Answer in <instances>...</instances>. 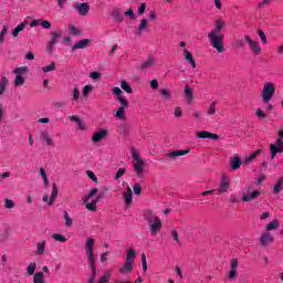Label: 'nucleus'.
<instances>
[{
    "mask_svg": "<svg viewBox=\"0 0 283 283\" xmlns=\"http://www.w3.org/2000/svg\"><path fill=\"white\" fill-rule=\"evenodd\" d=\"M223 28H224V21L217 20L216 28L212 29L210 31V33H208V39H209L212 48H214V50H217V52H219V54H222V52H226L224 34L221 33Z\"/></svg>",
    "mask_w": 283,
    "mask_h": 283,
    "instance_id": "nucleus-1",
    "label": "nucleus"
},
{
    "mask_svg": "<svg viewBox=\"0 0 283 283\" xmlns=\"http://www.w3.org/2000/svg\"><path fill=\"white\" fill-rule=\"evenodd\" d=\"M85 251L88 258V266L92 271V277L90 279V283L95 282L96 277V255L94 254V239L90 238L85 243Z\"/></svg>",
    "mask_w": 283,
    "mask_h": 283,
    "instance_id": "nucleus-2",
    "label": "nucleus"
},
{
    "mask_svg": "<svg viewBox=\"0 0 283 283\" xmlns=\"http://www.w3.org/2000/svg\"><path fill=\"white\" fill-rule=\"evenodd\" d=\"M144 219L146 220V222L150 229V233L153 235H156V233H158L159 229H163V221L151 210H146L144 212Z\"/></svg>",
    "mask_w": 283,
    "mask_h": 283,
    "instance_id": "nucleus-3",
    "label": "nucleus"
},
{
    "mask_svg": "<svg viewBox=\"0 0 283 283\" xmlns=\"http://www.w3.org/2000/svg\"><path fill=\"white\" fill-rule=\"evenodd\" d=\"M133 168L135 174H137L138 178H145V160L140 158V155L138 153L133 151Z\"/></svg>",
    "mask_w": 283,
    "mask_h": 283,
    "instance_id": "nucleus-4",
    "label": "nucleus"
},
{
    "mask_svg": "<svg viewBox=\"0 0 283 283\" xmlns=\"http://www.w3.org/2000/svg\"><path fill=\"white\" fill-rule=\"evenodd\" d=\"M275 94V85L271 82H266L263 86L262 98L263 103H269Z\"/></svg>",
    "mask_w": 283,
    "mask_h": 283,
    "instance_id": "nucleus-5",
    "label": "nucleus"
},
{
    "mask_svg": "<svg viewBox=\"0 0 283 283\" xmlns=\"http://www.w3.org/2000/svg\"><path fill=\"white\" fill-rule=\"evenodd\" d=\"M61 36H63L61 31L51 32V41L46 44V52H49V54H54V46L59 43V39H61Z\"/></svg>",
    "mask_w": 283,
    "mask_h": 283,
    "instance_id": "nucleus-6",
    "label": "nucleus"
},
{
    "mask_svg": "<svg viewBox=\"0 0 283 283\" xmlns=\"http://www.w3.org/2000/svg\"><path fill=\"white\" fill-rule=\"evenodd\" d=\"M229 187H231V181L229 179V176H227L226 174H222L219 189H214V190L218 193V196H220V193H227V191H229Z\"/></svg>",
    "mask_w": 283,
    "mask_h": 283,
    "instance_id": "nucleus-7",
    "label": "nucleus"
},
{
    "mask_svg": "<svg viewBox=\"0 0 283 283\" xmlns=\"http://www.w3.org/2000/svg\"><path fill=\"white\" fill-rule=\"evenodd\" d=\"M244 41H245V43H248L251 52H253V54H255L256 56L260 54V52H262V48H260V42L251 39V35L245 34Z\"/></svg>",
    "mask_w": 283,
    "mask_h": 283,
    "instance_id": "nucleus-8",
    "label": "nucleus"
},
{
    "mask_svg": "<svg viewBox=\"0 0 283 283\" xmlns=\"http://www.w3.org/2000/svg\"><path fill=\"white\" fill-rule=\"evenodd\" d=\"M238 264L239 261L237 258L230 260V271L228 272V279L233 282L238 280Z\"/></svg>",
    "mask_w": 283,
    "mask_h": 283,
    "instance_id": "nucleus-9",
    "label": "nucleus"
},
{
    "mask_svg": "<svg viewBox=\"0 0 283 283\" xmlns=\"http://www.w3.org/2000/svg\"><path fill=\"white\" fill-rule=\"evenodd\" d=\"M270 151H271V160L277 156V154H283V140L276 139L274 144L270 145Z\"/></svg>",
    "mask_w": 283,
    "mask_h": 283,
    "instance_id": "nucleus-10",
    "label": "nucleus"
},
{
    "mask_svg": "<svg viewBox=\"0 0 283 283\" xmlns=\"http://www.w3.org/2000/svg\"><path fill=\"white\" fill-rule=\"evenodd\" d=\"M59 197V187L56 186V184L52 185V193L51 197H49L48 195H45L42 200L43 202H48L49 201V206L52 207V205H54V200H56V198Z\"/></svg>",
    "mask_w": 283,
    "mask_h": 283,
    "instance_id": "nucleus-11",
    "label": "nucleus"
},
{
    "mask_svg": "<svg viewBox=\"0 0 283 283\" xmlns=\"http://www.w3.org/2000/svg\"><path fill=\"white\" fill-rule=\"evenodd\" d=\"M273 242H275V238L273 237V234H271V232L265 231L261 234V238H260L261 247H269V244H273Z\"/></svg>",
    "mask_w": 283,
    "mask_h": 283,
    "instance_id": "nucleus-12",
    "label": "nucleus"
},
{
    "mask_svg": "<svg viewBox=\"0 0 283 283\" xmlns=\"http://www.w3.org/2000/svg\"><path fill=\"white\" fill-rule=\"evenodd\" d=\"M73 8L78 11V14L81 17H87L90 13V3L83 2V3H74Z\"/></svg>",
    "mask_w": 283,
    "mask_h": 283,
    "instance_id": "nucleus-13",
    "label": "nucleus"
},
{
    "mask_svg": "<svg viewBox=\"0 0 283 283\" xmlns=\"http://www.w3.org/2000/svg\"><path fill=\"white\" fill-rule=\"evenodd\" d=\"M260 196H262V192L259 190H254L252 192L243 193L242 200H243V202H251L253 200H258V198H260Z\"/></svg>",
    "mask_w": 283,
    "mask_h": 283,
    "instance_id": "nucleus-14",
    "label": "nucleus"
},
{
    "mask_svg": "<svg viewBox=\"0 0 283 283\" xmlns=\"http://www.w3.org/2000/svg\"><path fill=\"white\" fill-rule=\"evenodd\" d=\"M106 136H109V132L107 129H101L92 136L93 143H102L105 140Z\"/></svg>",
    "mask_w": 283,
    "mask_h": 283,
    "instance_id": "nucleus-15",
    "label": "nucleus"
},
{
    "mask_svg": "<svg viewBox=\"0 0 283 283\" xmlns=\"http://www.w3.org/2000/svg\"><path fill=\"white\" fill-rule=\"evenodd\" d=\"M197 138H210V140H219L220 136L218 134L209 133L207 130L197 132Z\"/></svg>",
    "mask_w": 283,
    "mask_h": 283,
    "instance_id": "nucleus-16",
    "label": "nucleus"
},
{
    "mask_svg": "<svg viewBox=\"0 0 283 283\" xmlns=\"http://www.w3.org/2000/svg\"><path fill=\"white\" fill-rule=\"evenodd\" d=\"M191 149H185V150H174L171 153L168 154V157L171 160H176L177 158H180V156H187V154H190Z\"/></svg>",
    "mask_w": 283,
    "mask_h": 283,
    "instance_id": "nucleus-17",
    "label": "nucleus"
},
{
    "mask_svg": "<svg viewBox=\"0 0 283 283\" xmlns=\"http://www.w3.org/2000/svg\"><path fill=\"white\" fill-rule=\"evenodd\" d=\"M124 199L126 201V209H129L132 207V202H134V192L132 191V188L128 187L124 192Z\"/></svg>",
    "mask_w": 283,
    "mask_h": 283,
    "instance_id": "nucleus-18",
    "label": "nucleus"
},
{
    "mask_svg": "<svg viewBox=\"0 0 283 283\" xmlns=\"http://www.w3.org/2000/svg\"><path fill=\"white\" fill-rule=\"evenodd\" d=\"M242 167V159L239 156L232 157L230 159V168L235 171Z\"/></svg>",
    "mask_w": 283,
    "mask_h": 283,
    "instance_id": "nucleus-19",
    "label": "nucleus"
},
{
    "mask_svg": "<svg viewBox=\"0 0 283 283\" xmlns=\"http://www.w3.org/2000/svg\"><path fill=\"white\" fill-rule=\"evenodd\" d=\"M90 43H92V40L90 39L80 40L73 45V50H85Z\"/></svg>",
    "mask_w": 283,
    "mask_h": 283,
    "instance_id": "nucleus-20",
    "label": "nucleus"
},
{
    "mask_svg": "<svg viewBox=\"0 0 283 283\" xmlns=\"http://www.w3.org/2000/svg\"><path fill=\"white\" fill-rule=\"evenodd\" d=\"M153 65H156V60L154 57H149L144 63H142L138 69L139 70H149Z\"/></svg>",
    "mask_w": 283,
    "mask_h": 283,
    "instance_id": "nucleus-21",
    "label": "nucleus"
},
{
    "mask_svg": "<svg viewBox=\"0 0 283 283\" xmlns=\"http://www.w3.org/2000/svg\"><path fill=\"white\" fill-rule=\"evenodd\" d=\"M185 98L186 101H188V103H191V101H193V90H191V86H188V84H186L185 86Z\"/></svg>",
    "mask_w": 283,
    "mask_h": 283,
    "instance_id": "nucleus-22",
    "label": "nucleus"
},
{
    "mask_svg": "<svg viewBox=\"0 0 283 283\" xmlns=\"http://www.w3.org/2000/svg\"><path fill=\"white\" fill-rule=\"evenodd\" d=\"M134 263L126 261V263L124 264L123 268L119 269V273L122 274H127V273H132V271H134Z\"/></svg>",
    "mask_w": 283,
    "mask_h": 283,
    "instance_id": "nucleus-23",
    "label": "nucleus"
},
{
    "mask_svg": "<svg viewBox=\"0 0 283 283\" xmlns=\"http://www.w3.org/2000/svg\"><path fill=\"white\" fill-rule=\"evenodd\" d=\"M276 229H280V221L277 219L272 220L270 223L266 224L265 230L269 231H275Z\"/></svg>",
    "mask_w": 283,
    "mask_h": 283,
    "instance_id": "nucleus-24",
    "label": "nucleus"
},
{
    "mask_svg": "<svg viewBox=\"0 0 283 283\" xmlns=\"http://www.w3.org/2000/svg\"><path fill=\"white\" fill-rule=\"evenodd\" d=\"M262 154V149H256L254 153L245 157L244 163H253L260 155Z\"/></svg>",
    "mask_w": 283,
    "mask_h": 283,
    "instance_id": "nucleus-25",
    "label": "nucleus"
},
{
    "mask_svg": "<svg viewBox=\"0 0 283 283\" xmlns=\"http://www.w3.org/2000/svg\"><path fill=\"white\" fill-rule=\"evenodd\" d=\"M185 60L190 63V65L196 69V60H193V54H191L188 50H184Z\"/></svg>",
    "mask_w": 283,
    "mask_h": 283,
    "instance_id": "nucleus-26",
    "label": "nucleus"
},
{
    "mask_svg": "<svg viewBox=\"0 0 283 283\" xmlns=\"http://www.w3.org/2000/svg\"><path fill=\"white\" fill-rule=\"evenodd\" d=\"M28 25V21L21 22L13 31L12 36H19L20 32H23L25 30V27Z\"/></svg>",
    "mask_w": 283,
    "mask_h": 283,
    "instance_id": "nucleus-27",
    "label": "nucleus"
},
{
    "mask_svg": "<svg viewBox=\"0 0 283 283\" xmlns=\"http://www.w3.org/2000/svg\"><path fill=\"white\" fill-rule=\"evenodd\" d=\"M283 190V177H281L274 185L273 193L277 196Z\"/></svg>",
    "mask_w": 283,
    "mask_h": 283,
    "instance_id": "nucleus-28",
    "label": "nucleus"
},
{
    "mask_svg": "<svg viewBox=\"0 0 283 283\" xmlns=\"http://www.w3.org/2000/svg\"><path fill=\"white\" fill-rule=\"evenodd\" d=\"M33 283H45V274L43 272H36L33 275Z\"/></svg>",
    "mask_w": 283,
    "mask_h": 283,
    "instance_id": "nucleus-29",
    "label": "nucleus"
},
{
    "mask_svg": "<svg viewBox=\"0 0 283 283\" xmlns=\"http://www.w3.org/2000/svg\"><path fill=\"white\" fill-rule=\"evenodd\" d=\"M147 19H143L142 20V23L139 24L137 31H136V34L137 36H140V34H143V32H145V30H147Z\"/></svg>",
    "mask_w": 283,
    "mask_h": 283,
    "instance_id": "nucleus-30",
    "label": "nucleus"
},
{
    "mask_svg": "<svg viewBox=\"0 0 283 283\" xmlns=\"http://www.w3.org/2000/svg\"><path fill=\"white\" fill-rule=\"evenodd\" d=\"M42 140H45L46 145L52 146L54 143L52 142V138H50V132L43 130L41 133Z\"/></svg>",
    "mask_w": 283,
    "mask_h": 283,
    "instance_id": "nucleus-31",
    "label": "nucleus"
},
{
    "mask_svg": "<svg viewBox=\"0 0 283 283\" xmlns=\"http://www.w3.org/2000/svg\"><path fill=\"white\" fill-rule=\"evenodd\" d=\"M45 253V241L36 243L35 255H43Z\"/></svg>",
    "mask_w": 283,
    "mask_h": 283,
    "instance_id": "nucleus-32",
    "label": "nucleus"
},
{
    "mask_svg": "<svg viewBox=\"0 0 283 283\" xmlns=\"http://www.w3.org/2000/svg\"><path fill=\"white\" fill-rule=\"evenodd\" d=\"M120 87L124 90V92H127V94H132L134 92V88L127 83L125 80H120Z\"/></svg>",
    "mask_w": 283,
    "mask_h": 283,
    "instance_id": "nucleus-33",
    "label": "nucleus"
},
{
    "mask_svg": "<svg viewBox=\"0 0 283 283\" xmlns=\"http://www.w3.org/2000/svg\"><path fill=\"white\" fill-rule=\"evenodd\" d=\"M159 94L164 101H169L171 98V92L167 88H159Z\"/></svg>",
    "mask_w": 283,
    "mask_h": 283,
    "instance_id": "nucleus-34",
    "label": "nucleus"
},
{
    "mask_svg": "<svg viewBox=\"0 0 283 283\" xmlns=\"http://www.w3.org/2000/svg\"><path fill=\"white\" fill-rule=\"evenodd\" d=\"M8 83L9 81L7 80L6 76H3L1 80H0V96H3L4 92H6V87H8Z\"/></svg>",
    "mask_w": 283,
    "mask_h": 283,
    "instance_id": "nucleus-35",
    "label": "nucleus"
},
{
    "mask_svg": "<svg viewBox=\"0 0 283 283\" xmlns=\"http://www.w3.org/2000/svg\"><path fill=\"white\" fill-rule=\"evenodd\" d=\"M112 17L113 19H115V21H118L120 23V21H123V11H120V9H115L112 12Z\"/></svg>",
    "mask_w": 283,
    "mask_h": 283,
    "instance_id": "nucleus-36",
    "label": "nucleus"
},
{
    "mask_svg": "<svg viewBox=\"0 0 283 283\" xmlns=\"http://www.w3.org/2000/svg\"><path fill=\"white\" fill-rule=\"evenodd\" d=\"M54 70H56V63L55 62H51L49 65H45L42 67V72L44 74H48V72H54Z\"/></svg>",
    "mask_w": 283,
    "mask_h": 283,
    "instance_id": "nucleus-37",
    "label": "nucleus"
},
{
    "mask_svg": "<svg viewBox=\"0 0 283 283\" xmlns=\"http://www.w3.org/2000/svg\"><path fill=\"white\" fill-rule=\"evenodd\" d=\"M130 127L128 124H122L119 126V130H120V134H123V136H129V132H130Z\"/></svg>",
    "mask_w": 283,
    "mask_h": 283,
    "instance_id": "nucleus-38",
    "label": "nucleus"
},
{
    "mask_svg": "<svg viewBox=\"0 0 283 283\" xmlns=\"http://www.w3.org/2000/svg\"><path fill=\"white\" fill-rule=\"evenodd\" d=\"M136 258V251L134 249H129L127 251L126 262L134 263V259Z\"/></svg>",
    "mask_w": 283,
    "mask_h": 283,
    "instance_id": "nucleus-39",
    "label": "nucleus"
},
{
    "mask_svg": "<svg viewBox=\"0 0 283 283\" xmlns=\"http://www.w3.org/2000/svg\"><path fill=\"white\" fill-rule=\"evenodd\" d=\"M115 118H119V120H125V108L119 106L116 114L114 115Z\"/></svg>",
    "mask_w": 283,
    "mask_h": 283,
    "instance_id": "nucleus-40",
    "label": "nucleus"
},
{
    "mask_svg": "<svg viewBox=\"0 0 283 283\" xmlns=\"http://www.w3.org/2000/svg\"><path fill=\"white\" fill-rule=\"evenodd\" d=\"M7 34H8V25H3V28L0 32V45H3Z\"/></svg>",
    "mask_w": 283,
    "mask_h": 283,
    "instance_id": "nucleus-41",
    "label": "nucleus"
},
{
    "mask_svg": "<svg viewBox=\"0 0 283 283\" xmlns=\"http://www.w3.org/2000/svg\"><path fill=\"white\" fill-rule=\"evenodd\" d=\"M51 238H53V240H55L56 242H67V238L63 237V234L60 233H53Z\"/></svg>",
    "mask_w": 283,
    "mask_h": 283,
    "instance_id": "nucleus-42",
    "label": "nucleus"
},
{
    "mask_svg": "<svg viewBox=\"0 0 283 283\" xmlns=\"http://www.w3.org/2000/svg\"><path fill=\"white\" fill-rule=\"evenodd\" d=\"M34 271H36V262L30 263L29 266L27 268L28 275H35Z\"/></svg>",
    "mask_w": 283,
    "mask_h": 283,
    "instance_id": "nucleus-43",
    "label": "nucleus"
},
{
    "mask_svg": "<svg viewBox=\"0 0 283 283\" xmlns=\"http://www.w3.org/2000/svg\"><path fill=\"white\" fill-rule=\"evenodd\" d=\"M98 203L97 200L93 199L91 202L86 203V209L88 211H96V205Z\"/></svg>",
    "mask_w": 283,
    "mask_h": 283,
    "instance_id": "nucleus-44",
    "label": "nucleus"
},
{
    "mask_svg": "<svg viewBox=\"0 0 283 283\" xmlns=\"http://www.w3.org/2000/svg\"><path fill=\"white\" fill-rule=\"evenodd\" d=\"M117 101H119L120 107H124V108L129 107V101H127L122 95L117 96Z\"/></svg>",
    "mask_w": 283,
    "mask_h": 283,
    "instance_id": "nucleus-45",
    "label": "nucleus"
},
{
    "mask_svg": "<svg viewBox=\"0 0 283 283\" xmlns=\"http://www.w3.org/2000/svg\"><path fill=\"white\" fill-rule=\"evenodd\" d=\"M24 83H25V78H23V76L21 75L15 76V81H14L15 87H21V85H23Z\"/></svg>",
    "mask_w": 283,
    "mask_h": 283,
    "instance_id": "nucleus-46",
    "label": "nucleus"
},
{
    "mask_svg": "<svg viewBox=\"0 0 283 283\" xmlns=\"http://www.w3.org/2000/svg\"><path fill=\"white\" fill-rule=\"evenodd\" d=\"M63 214H64L65 226L66 227H72L74 221L72 220V218L70 217L67 211H63Z\"/></svg>",
    "mask_w": 283,
    "mask_h": 283,
    "instance_id": "nucleus-47",
    "label": "nucleus"
},
{
    "mask_svg": "<svg viewBox=\"0 0 283 283\" xmlns=\"http://www.w3.org/2000/svg\"><path fill=\"white\" fill-rule=\"evenodd\" d=\"M97 193H98V189H97V188H93V189L88 192V195H87V197L85 198L84 202H90V198H94V196L97 195Z\"/></svg>",
    "mask_w": 283,
    "mask_h": 283,
    "instance_id": "nucleus-48",
    "label": "nucleus"
},
{
    "mask_svg": "<svg viewBox=\"0 0 283 283\" xmlns=\"http://www.w3.org/2000/svg\"><path fill=\"white\" fill-rule=\"evenodd\" d=\"M256 34L259 35V38L261 39V42L266 45L268 41H266V34H264V31L262 30H258Z\"/></svg>",
    "mask_w": 283,
    "mask_h": 283,
    "instance_id": "nucleus-49",
    "label": "nucleus"
},
{
    "mask_svg": "<svg viewBox=\"0 0 283 283\" xmlns=\"http://www.w3.org/2000/svg\"><path fill=\"white\" fill-rule=\"evenodd\" d=\"M13 72L18 76H21V74H25V72H28V66L17 67Z\"/></svg>",
    "mask_w": 283,
    "mask_h": 283,
    "instance_id": "nucleus-50",
    "label": "nucleus"
},
{
    "mask_svg": "<svg viewBox=\"0 0 283 283\" xmlns=\"http://www.w3.org/2000/svg\"><path fill=\"white\" fill-rule=\"evenodd\" d=\"M40 25L41 28H44V30H50L52 28V23L48 20H41Z\"/></svg>",
    "mask_w": 283,
    "mask_h": 283,
    "instance_id": "nucleus-51",
    "label": "nucleus"
},
{
    "mask_svg": "<svg viewBox=\"0 0 283 283\" xmlns=\"http://www.w3.org/2000/svg\"><path fill=\"white\" fill-rule=\"evenodd\" d=\"M70 32L73 36H78V34H81V30H78L76 27H74L73 24H71L70 27Z\"/></svg>",
    "mask_w": 283,
    "mask_h": 283,
    "instance_id": "nucleus-52",
    "label": "nucleus"
},
{
    "mask_svg": "<svg viewBox=\"0 0 283 283\" xmlns=\"http://www.w3.org/2000/svg\"><path fill=\"white\" fill-rule=\"evenodd\" d=\"M109 273H112V270H109L108 272H106L98 281V283H107L109 282Z\"/></svg>",
    "mask_w": 283,
    "mask_h": 283,
    "instance_id": "nucleus-53",
    "label": "nucleus"
},
{
    "mask_svg": "<svg viewBox=\"0 0 283 283\" xmlns=\"http://www.w3.org/2000/svg\"><path fill=\"white\" fill-rule=\"evenodd\" d=\"M78 98H81V91L78 86H75L73 90V101H78Z\"/></svg>",
    "mask_w": 283,
    "mask_h": 283,
    "instance_id": "nucleus-54",
    "label": "nucleus"
},
{
    "mask_svg": "<svg viewBox=\"0 0 283 283\" xmlns=\"http://www.w3.org/2000/svg\"><path fill=\"white\" fill-rule=\"evenodd\" d=\"M133 191H134L135 196H140V193L143 192V188L140 187V185L135 184L133 186Z\"/></svg>",
    "mask_w": 283,
    "mask_h": 283,
    "instance_id": "nucleus-55",
    "label": "nucleus"
},
{
    "mask_svg": "<svg viewBox=\"0 0 283 283\" xmlns=\"http://www.w3.org/2000/svg\"><path fill=\"white\" fill-rule=\"evenodd\" d=\"M94 90V86L92 85H85L83 88V96H90V93Z\"/></svg>",
    "mask_w": 283,
    "mask_h": 283,
    "instance_id": "nucleus-56",
    "label": "nucleus"
},
{
    "mask_svg": "<svg viewBox=\"0 0 283 283\" xmlns=\"http://www.w3.org/2000/svg\"><path fill=\"white\" fill-rule=\"evenodd\" d=\"M125 171H127V169L125 168H119L115 175V180H119L122 178V176H125Z\"/></svg>",
    "mask_w": 283,
    "mask_h": 283,
    "instance_id": "nucleus-57",
    "label": "nucleus"
},
{
    "mask_svg": "<svg viewBox=\"0 0 283 283\" xmlns=\"http://www.w3.org/2000/svg\"><path fill=\"white\" fill-rule=\"evenodd\" d=\"M207 114H208L209 116H213V114H216V102H212V103L210 104V107H209Z\"/></svg>",
    "mask_w": 283,
    "mask_h": 283,
    "instance_id": "nucleus-58",
    "label": "nucleus"
},
{
    "mask_svg": "<svg viewBox=\"0 0 283 283\" xmlns=\"http://www.w3.org/2000/svg\"><path fill=\"white\" fill-rule=\"evenodd\" d=\"M86 175L88 176V178H90L91 180H93V182H98V178H96V175L94 174V171L87 170V171H86Z\"/></svg>",
    "mask_w": 283,
    "mask_h": 283,
    "instance_id": "nucleus-59",
    "label": "nucleus"
},
{
    "mask_svg": "<svg viewBox=\"0 0 283 283\" xmlns=\"http://www.w3.org/2000/svg\"><path fill=\"white\" fill-rule=\"evenodd\" d=\"M4 207H6V209H14V201H12L10 199H6Z\"/></svg>",
    "mask_w": 283,
    "mask_h": 283,
    "instance_id": "nucleus-60",
    "label": "nucleus"
},
{
    "mask_svg": "<svg viewBox=\"0 0 283 283\" xmlns=\"http://www.w3.org/2000/svg\"><path fill=\"white\" fill-rule=\"evenodd\" d=\"M142 265L145 272H147V255L145 253L142 254Z\"/></svg>",
    "mask_w": 283,
    "mask_h": 283,
    "instance_id": "nucleus-61",
    "label": "nucleus"
},
{
    "mask_svg": "<svg viewBox=\"0 0 283 283\" xmlns=\"http://www.w3.org/2000/svg\"><path fill=\"white\" fill-rule=\"evenodd\" d=\"M256 116L258 118H266V113H264V111H262L261 108H258Z\"/></svg>",
    "mask_w": 283,
    "mask_h": 283,
    "instance_id": "nucleus-62",
    "label": "nucleus"
},
{
    "mask_svg": "<svg viewBox=\"0 0 283 283\" xmlns=\"http://www.w3.org/2000/svg\"><path fill=\"white\" fill-rule=\"evenodd\" d=\"M91 78H93V81H98V78H101V73L99 72H92L90 74Z\"/></svg>",
    "mask_w": 283,
    "mask_h": 283,
    "instance_id": "nucleus-63",
    "label": "nucleus"
},
{
    "mask_svg": "<svg viewBox=\"0 0 283 283\" xmlns=\"http://www.w3.org/2000/svg\"><path fill=\"white\" fill-rule=\"evenodd\" d=\"M270 3H271V0H263V1L259 2L258 7L266 8V6H269Z\"/></svg>",
    "mask_w": 283,
    "mask_h": 283,
    "instance_id": "nucleus-64",
    "label": "nucleus"
}]
</instances>
